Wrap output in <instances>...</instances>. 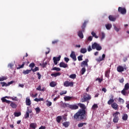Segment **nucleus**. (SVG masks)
Listing matches in <instances>:
<instances>
[{"instance_id":"obj_1","label":"nucleus","mask_w":129,"mask_h":129,"mask_svg":"<svg viewBox=\"0 0 129 129\" xmlns=\"http://www.w3.org/2000/svg\"><path fill=\"white\" fill-rule=\"evenodd\" d=\"M79 106L81 107L80 109L78 112H77L74 116V119L76 120H81V119H84V118H86V107L85 105L82 103H79Z\"/></svg>"},{"instance_id":"obj_2","label":"nucleus","mask_w":129,"mask_h":129,"mask_svg":"<svg viewBox=\"0 0 129 129\" xmlns=\"http://www.w3.org/2000/svg\"><path fill=\"white\" fill-rule=\"evenodd\" d=\"M6 98H8V97L6 96L5 97L2 98L1 100H2V102H6V103H8V104H10V103H11L10 104V106H11L12 108H17L18 105H17L16 103H14V102L8 100Z\"/></svg>"},{"instance_id":"obj_3","label":"nucleus","mask_w":129,"mask_h":129,"mask_svg":"<svg viewBox=\"0 0 129 129\" xmlns=\"http://www.w3.org/2000/svg\"><path fill=\"white\" fill-rule=\"evenodd\" d=\"M91 99V96L87 93H85L83 94V97L81 99V102H86V101H89Z\"/></svg>"},{"instance_id":"obj_4","label":"nucleus","mask_w":129,"mask_h":129,"mask_svg":"<svg viewBox=\"0 0 129 129\" xmlns=\"http://www.w3.org/2000/svg\"><path fill=\"white\" fill-rule=\"evenodd\" d=\"M113 119V121L115 123H117L118 122V120H119V116H120V113L119 112H115V113H113L112 114Z\"/></svg>"},{"instance_id":"obj_5","label":"nucleus","mask_w":129,"mask_h":129,"mask_svg":"<svg viewBox=\"0 0 129 129\" xmlns=\"http://www.w3.org/2000/svg\"><path fill=\"white\" fill-rule=\"evenodd\" d=\"M92 49L93 50L96 49L97 51H100L102 50V47L99 44L95 42L92 45Z\"/></svg>"},{"instance_id":"obj_6","label":"nucleus","mask_w":129,"mask_h":129,"mask_svg":"<svg viewBox=\"0 0 129 129\" xmlns=\"http://www.w3.org/2000/svg\"><path fill=\"white\" fill-rule=\"evenodd\" d=\"M129 89V84L127 83L126 84H125L124 89L121 91V94L122 95H126V94L127 92H126V90H128Z\"/></svg>"},{"instance_id":"obj_7","label":"nucleus","mask_w":129,"mask_h":129,"mask_svg":"<svg viewBox=\"0 0 129 129\" xmlns=\"http://www.w3.org/2000/svg\"><path fill=\"white\" fill-rule=\"evenodd\" d=\"M74 85V83L73 82H69V81H66L63 83V86L65 87H69V86L73 87Z\"/></svg>"},{"instance_id":"obj_8","label":"nucleus","mask_w":129,"mask_h":129,"mask_svg":"<svg viewBox=\"0 0 129 129\" xmlns=\"http://www.w3.org/2000/svg\"><path fill=\"white\" fill-rule=\"evenodd\" d=\"M118 11L120 14H121V15H125V14H126V9L124 8L118 7Z\"/></svg>"},{"instance_id":"obj_9","label":"nucleus","mask_w":129,"mask_h":129,"mask_svg":"<svg viewBox=\"0 0 129 129\" xmlns=\"http://www.w3.org/2000/svg\"><path fill=\"white\" fill-rule=\"evenodd\" d=\"M69 108L72 109L73 110H75V109H78V106L76 104L70 105L69 104L68 106Z\"/></svg>"},{"instance_id":"obj_10","label":"nucleus","mask_w":129,"mask_h":129,"mask_svg":"<svg viewBox=\"0 0 129 129\" xmlns=\"http://www.w3.org/2000/svg\"><path fill=\"white\" fill-rule=\"evenodd\" d=\"M61 56H59L57 57H53V60L54 65H57L58 64V61L60 60Z\"/></svg>"},{"instance_id":"obj_11","label":"nucleus","mask_w":129,"mask_h":129,"mask_svg":"<svg viewBox=\"0 0 129 129\" xmlns=\"http://www.w3.org/2000/svg\"><path fill=\"white\" fill-rule=\"evenodd\" d=\"M70 57L74 61H76V60H77V58H76V55L75 54V52L74 51H72Z\"/></svg>"},{"instance_id":"obj_12","label":"nucleus","mask_w":129,"mask_h":129,"mask_svg":"<svg viewBox=\"0 0 129 129\" xmlns=\"http://www.w3.org/2000/svg\"><path fill=\"white\" fill-rule=\"evenodd\" d=\"M111 106L112 107V108H113V109H115V110L118 109V105H117L116 103H113L111 105Z\"/></svg>"},{"instance_id":"obj_13","label":"nucleus","mask_w":129,"mask_h":129,"mask_svg":"<svg viewBox=\"0 0 129 129\" xmlns=\"http://www.w3.org/2000/svg\"><path fill=\"white\" fill-rule=\"evenodd\" d=\"M59 67L62 68H67V67H68V64L63 62H61L59 63Z\"/></svg>"},{"instance_id":"obj_14","label":"nucleus","mask_w":129,"mask_h":129,"mask_svg":"<svg viewBox=\"0 0 129 129\" xmlns=\"http://www.w3.org/2000/svg\"><path fill=\"white\" fill-rule=\"evenodd\" d=\"M26 105H28V106H30V105H31V104H32V102L31 101V99H30L29 97L26 98Z\"/></svg>"},{"instance_id":"obj_15","label":"nucleus","mask_w":129,"mask_h":129,"mask_svg":"<svg viewBox=\"0 0 129 129\" xmlns=\"http://www.w3.org/2000/svg\"><path fill=\"white\" fill-rule=\"evenodd\" d=\"M117 71L118 72H123V71H124V69L123 68V67L119 66L117 68Z\"/></svg>"},{"instance_id":"obj_16","label":"nucleus","mask_w":129,"mask_h":129,"mask_svg":"<svg viewBox=\"0 0 129 129\" xmlns=\"http://www.w3.org/2000/svg\"><path fill=\"white\" fill-rule=\"evenodd\" d=\"M113 102H114V100L113 99V96L112 95L111 99H110L108 101L107 103L109 105H111Z\"/></svg>"},{"instance_id":"obj_17","label":"nucleus","mask_w":129,"mask_h":129,"mask_svg":"<svg viewBox=\"0 0 129 129\" xmlns=\"http://www.w3.org/2000/svg\"><path fill=\"white\" fill-rule=\"evenodd\" d=\"M64 99L65 101H70V100L73 99V97L66 96L65 97H64Z\"/></svg>"},{"instance_id":"obj_18","label":"nucleus","mask_w":129,"mask_h":129,"mask_svg":"<svg viewBox=\"0 0 129 129\" xmlns=\"http://www.w3.org/2000/svg\"><path fill=\"white\" fill-rule=\"evenodd\" d=\"M108 18L109 21H111V22H115L116 20V18H115L112 15L109 16Z\"/></svg>"},{"instance_id":"obj_19","label":"nucleus","mask_w":129,"mask_h":129,"mask_svg":"<svg viewBox=\"0 0 129 129\" xmlns=\"http://www.w3.org/2000/svg\"><path fill=\"white\" fill-rule=\"evenodd\" d=\"M88 23V21H85L82 26V30L83 32H84V30H85V28H86V24Z\"/></svg>"},{"instance_id":"obj_20","label":"nucleus","mask_w":129,"mask_h":129,"mask_svg":"<svg viewBox=\"0 0 129 129\" xmlns=\"http://www.w3.org/2000/svg\"><path fill=\"white\" fill-rule=\"evenodd\" d=\"M29 126L30 127H31V128L36 129V127H37V123H30Z\"/></svg>"},{"instance_id":"obj_21","label":"nucleus","mask_w":129,"mask_h":129,"mask_svg":"<svg viewBox=\"0 0 129 129\" xmlns=\"http://www.w3.org/2000/svg\"><path fill=\"white\" fill-rule=\"evenodd\" d=\"M78 35L81 39H83L84 36H83V33L82 32V31H79L78 32Z\"/></svg>"},{"instance_id":"obj_22","label":"nucleus","mask_w":129,"mask_h":129,"mask_svg":"<svg viewBox=\"0 0 129 129\" xmlns=\"http://www.w3.org/2000/svg\"><path fill=\"white\" fill-rule=\"evenodd\" d=\"M70 124V122L69 121H66L62 123V125H63L64 127H68Z\"/></svg>"},{"instance_id":"obj_23","label":"nucleus","mask_w":129,"mask_h":129,"mask_svg":"<svg viewBox=\"0 0 129 129\" xmlns=\"http://www.w3.org/2000/svg\"><path fill=\"white\" fill-rule=\"evenodd\" d=\"M110 73V70H107L105 73V77L108 78L109 77V74Z\"/></svg>"},{"instance_id":"obj_24","label":"nucleus","mask_w":129,"mask_h":129,"mask_svg":"<svg viewBox=\"0 0 129 129\" xmlns=\"http://www.w3.org/2000/svg\"><path fill=\"white\" fill-rule=\"evenodd\" d=\"M61 75V73H56L51 74V76H52L53 77H57V76H60Z\"/></svg>"},{"instance_id":"obj_25","label":"nucleus","mask_w":129,"mask_h":129,"mask_svg":"<svg viewBox=\"0 0 129 129\" xmlns=\"http://www.w3.org/2000/svg\"><path fill=\"white\" fill-rule=\"evenodd\" d=\"M31 70H23V74L24 75H27V74H29L31 72Z\"/></svg>"},{"instance_id":"obj_26","label":"nucleus","mask_w":129,"mask_h":129,"mask_svg":"<svg viewBox=\"0 0 129 129\" xmlns=\"http://www.w3.org/2000/svg\"><path fill=\"white\" fill-rule=\"evenodd\" d=\"M56 120L58 123H60V122H61V120H62V116H58L56 118Z\"/></svg>"},{"instance_id":"obj_27","label":"nucleus","mask_w":129,"mask_h":129,"mask_svg":"<svg viewBox=\"0 0 129 129\" xmlns=\"http://www.w3.org/2000/svg\"><path fill=\"white\" fill-rule=\"evenodd\" d=\"M49 85L51 87H55V86L57 85V83H56V82L52 81L49 84Z\"/></svg>"},{"instance_id":"obj_28","label":"nucleus","mask_w":129,"mask_h":129,"mask_svg":"<svg viewBox=\"0 0 129 129\" xmlns=\"http://www.w3.org/2000/svg\"><path fill=\"white\" fill-rule=\"evenodd\" d=\"M88 61H89V60L88 59H87L86 60H84L82 61V65H84L85 66H87V65H88Z\"/></svg>"},{"instance_id":"obj_29","label":"nucleus","mask_w":129,"mask_h":129,"mask_svg":"<svg viewBox=\"0 0 129 129\" xmlns=\"http://www.w3.org/2000/svg\"><path fill=\"white\" fill-rule=\"evenodd\" d=\"M87 52V49L85 48H82L80 50V52L82 53V54H85Z\"/></svg>"},{"instance_id":"obj_30","label":"nucleus","mask_w":129,"mask_h":129,"mask_svg":"<svg viewBox=\"0 0 129 129\" xmlns=\"http://www.w3.org/2000/svg\"><path fill=\"white\" fill-rule=\"evenodd\" d=\"M105 27H106V29H107V30H110V29H111V27H112V26L111 25V24H108L105 25Z\"/></svg>"},{"instance_id":"obj_31","label":"nucleus","mask_w":129,"mask_h":129,"mask_svg":"<svg viewBox=\"0 0 129 129\" xmlns=\"http://www.w3.org/2000/svg\"><path fill=\"white\" fill-rule=\"evenodd\" d=\"M68 106H69V104H66L65 103H62L61 104V107H63L64 108H65V107H68Z\"/></svg>"},{"instance_id":"obj_32","label":"nucleus","mask_w":129,"mask_h":129,"mask_svg":"<svg viewBox=\"0 0 129 129\" xmlns=\"http://www.w3.org/2000/svg\"><path fill=\"white\" fill-rule=\"evenodd\" d=\"M127 117H128V116H127V114L125 113L123 114L122 119H123V120H127Z\"/></svg>"},{"instance_id":"obj_33","label":"nucleus","mask_w":129,"mask_h":129,"mask_svg":"<svg viewBox=\"0 0 129 129\" xmlns=\"http://www.w3.org/2000/svg\"><path fill=\"white\" fill-rule=\"evenodd\" d=\"M34 101H36V102H39V101H44V98H37L34 99Z\"/></svg>"},{"instance_id":"obj_34","label":"nucleus","mask_w":129,"mask_h":129,"mask_svg":"<svg viewBox=\"0 0 129 129\" xmlns=\"http://www.w3.org/2000/svg\"><path fill=\"white\" fill-rule=\"evenodd\" d=\"M51 70H53L54 71H57V72H59V71H61V69H60L59 68L54 67L51 69Z\"/></svg>"},{"instance_id":"obj_35","label":"nucleus","mask_w":129,"mask_h":129,"mask_svg":"<svg viewBox=\"0 0 129 129\" xmlns=\"http://www.w3.org/2000/svg\"><path fill=\"white\" fill-rule=\"evenodd\" d=\"M0 84L2 85V87L6 86V87H8V84L5 82H0Z\"/></svg>"},{"instance_id":"obj_36","label":"nucleus","mask_w":129,"mask_h":129,"mask_svg":"<svg viewBox=\"0 0 129 129\" xmlns=\"http://www.w3.org/2000/svg\"><path fill=\"white\" fill-rule=\"evenodd\" d=\"M8 79V77L2 76L0 77V81H4V80H7Z\"/></svg>"},{"instance_id":"obj_37","label":"nucleus","mask_w":129,"mask_h":129,"mask_svg":"<svg viewBox=\"0 0 129 129\" xmlns=\"http://www.w3.org/2000/svg\"><path fill=\"white\" fill-rule=\"evenodd\" d=\"M87 124V123L85 122V123H80L78 124V127H82L83 125Z\"/></svg>"},{"instance_id":"obj_38","label":"nucleus","mask_w":129,"mask_h":129,"mask_svg":"<svg viewBox=\"0 0 129 129\" xmlns=\"http://www.w3.org/2000/svg\"><path fill=\"white\" fill-rule=\"evenodd\" d=\"M21 113L20 112H15L14 113V116H16V117H18L21 116Z\"/></svg>"},{"instance_id":"obj_39","label":"nucleus","mask_w":129,"mask_h":129,"mask_svg":"<svg viewBox=\"0 0 129 129\" xmlns=\"http://www.w3.org/2000/svg\"><path fill=\"white\" fill-rule=\"evenodd\" d=\"M26 64V62H23L21 66H19V67L17 68V69H21V68H24V67L25 66V64Z\"/></svg>"},{"instance_id":"obj_40","label":"nucleus","mask_w":129,"mask_h":129,"mask_svg":"<svg viewBox=\"0 0 129 129\" xmlns=\"http://www.w3.org/2000/svg\"><path fill=\"white\" fill-rule=\"evenodd\" d=\"M40 66H41V67H43V68H45V67L47 65V62H43V63H39Z\"/></svg>"},{"instance_id":"obj_41","label":"nucleus","mask_w":129,"mask_h":129,"mask_svg":"<svg viewBox=\"0 0 129 129\" xmlns=\"http://www.w3.org/2000/svg\"><path fill=\"white\" fill-rule=\"evenodd\" d=\"M36 114H38L40 113V112L41 111V109L39 108V107H37L36 108H35Z\"/></svg>"},{"instance_id":"obj_42","label":"nucleus","mask_w":129,"mask_h":129,"mask_svg":"<svg viewBox=\"0 0 129 129\" xmlns=\"http://www.w3.org/2000/svg\"><path fill=\"white\" fill-rule=\"evenodd\" d=\"M86 72V69L85 68H83L81 70V74L82 75H83Z\"/></svg>"},{"instance_id":"obj_43","label":"nucleus","mask_w":129,"mask_h":129,"mask_svg":"<svg viewBox=\"0 0 129 129\" xmlns=\"http://www.w3.org/2000/svg\"><path fill=\"white\" fill-rule=\"evenodd\" d=\"M70 78L72 79H75L76 78V74H72L70 76Z\"/></svg>"},{"instance_id":"obj_44","label":"nucleus","mask_w":129,"mask_h":129,"mask_svg":"<svg viewBox=\"0 0 129 129\" xmlns=\"http://www.w3.org/2000/svg\"><path fill=\"white\" fill-rule=\"evenodd\" d=\"M31 71L33 72H36V71H39V67H35V68L34 69H31Z\"/></svg>"},{"instance_id":"obj_45","label":"nucleus","mask_w":129,"mask_h":129,"mask_svg":"<svg viewBox=\"0 0 129 129\" xmlns=\"http://www.w3.org/2000/svg\"><path fill=\"white\" fill-rule=\"evenodd\" d=\"M96 61L98 62H101V61H103V59L101 56H99V58L96 59Z\"/></svg>"},{"instance_id":"obj_46","label":"nucleus","mask_w":129,"mask_h":129,"mask_svg":"<svg viewBox=\"0 0 129 129\" xmlns=\"http://www.w3.org/2000/svg\"><path fill=\"white\" fill-rule=\"evenodd\" d=\"M105 38V34L104 32H101V40H103Z\"/></svg>"},{"instance_id":"obj_47","label":"nucleus","mask_w":129,"mask_h":129,"mask_svg":"<svg viewBox=\"0 0 129 129\" xmlns=\"http://www.w3.org/2000/svg\"><path fill=\"white\" fill-rule=\"evenodd\" d=\"M92 109H96V108H98V106L96 104H94L92 107Z\"/></svg>"},{"instance_id":"obj_48","label":"nucleus","mask_w":129,"mask_h":129,"mask_svg":"<svg viewBox=\"0 0 129 129\" xmlns=\"http://www.w3.org/2000/svg\"><path fill=\"white\" fill-rule=\"evenodd\" d=\"M118 101L120 102V103H124V100L121 98H119Z\"/></svg>"},{"instance_id":"obj_49","label":"nucleus","mask_w":129,"mask_h":129,"mask_svg":"<svg viewBox=\"0 0 129 129\" xmlns=\"http://www.w3.org/2000/svg\"><path fill=\"white\" fill-rule=\"evenodd\" d=\"M10 99H12V100H13L14 101H18V98L17 97H11Z\"/></svg>"},{"instance_id":"obj_50","label":"nucleus","mask_w":129,"mask_h":129,"mask_svg":"<svg viewBox=\"0 0 129 129\" xmlns=\"http://www.w3.org/2000/svg\"><path fill=\"white\" fill-rule=\"evenodd\" d=\"M29 67H30V68H31V69H33V68H34V67H35V63L33 62L29 64Z\"/></svg>"},{"instance_id":"obj_51","label":"nucleus","mask_w":129,"mask_h":129,"mask_svg":"<svg viewBox=\"0 0 129 129\" xmlns=\"http://www.w3.org/2000/svg\"><path fill=\"white\" fill-rule=\"evenodd\" d=\"M83 57V55H80L78 57V59L79 61H82V60H83V59L82 58V57Z\"/></svg>"},{"instance_id":"obj_52","label":"nucleus","mask_w":129,"mask_h":129,"mask_svg":"<svg viewBox=\"0 0 129 129\" xmlns=\"http://www.w3.org/2000/svg\"><path fill=\"white\" fill-rule=\"evenodd\" d=\"M114 29L116 32H118L119 31V28L116 27V26L113 25Z\"/></svg>"},{"instance_id":"obj_53","label":"nucleus","mask_w":129,"mask_h":129,"mask_svg":"<svg viewBox=\"0 0 129 129\" xmlns=\"http://www.w3.org/2000/svg\"><path fill=\"white\" fill-rule=\"evenodd\" d=\"M66 93H67V91H62L59 93V94L62 96L63 94H66Z\"/></svg>"},{"instance_id":"obj_54","label":"nucleus","mask_w":129,"mask_h":129,"mask_svg":"<svg viewBox=\"0 0 129 129\" xmlns=\"http://www.w3.org/2000/svg\"><path fill=\"white\" fill-rule=\"evenodd\" d=\"M102 79H100L99 78H98L96 79V81H98L99 83H101L102 82Z\"/></svg>"},{"instance_id":"obj_55","label":"nucleus","mask_w":129,"mask_h":129,"mask_svg":"<svg viewBox=\"0 0 129 129\" xmlns=\"http://www.w3.org/2000/svg\"><path fill=\"white\" fill-rule=\"evenodd\" d=\"M30 114L28 113V112H26V114L25 115V118H28V117H29Z\"/></svg>"},{"instance_id":"obj_56","label":"nucleus","mask_w":129,"mask_h":129,"mask_svg":"<svg viewBox=\"0 0 129 129\" xmlns=\"http://www.w3.org/2000/svg\"><path fill=\"white\" fill-rule=\"evenodd\" d=\"M37 75L38 76V79H41V78L42 77V75H41V74H40V73L38 72L37 73Z\"/></svg>"},{"instance_id":"obj_57","label":"nucleus","mask_w":129,"mask_h":129,"mask_svg":"<svg viewBox=\"0 0 129 129\" xmlns=\"http://www.w3.org/2000/svg\"><path fill=\"white\" fill-rule=\"evenodd\" d=\"M8 67H10V68H11L12 69V68H13V67H14V64L13 63H9L8 64Z\"/></svg>"},{"instance_id":"obj_58","label":"nucleus","mask_w":129,"mask_h":129,"mask_svg":"<svg viewBox=\"0 0 129 129\" xmlns=\"http://www.w3.org/2000/svg\"><path fill=\"white\" fill-rule=\"evenodd\" d=\"M13 83H14V81H12L8 83L7 86H10V85H11V84H13Z\"/></svg>"},{"instance_id":"obj_59","label":"nucleus","mask_w":129,"mask_h":129,"mask_svg":"<svg viewBox=\"0 0 129 129\" xmlns=\"http://www.w3.org/2000/svg\"><path fill=\"white\" fill-rule=\"evenodd\" d=\"M69 58L68 57H64V61H66V62L67 63H68V62H69Z\"/></svg>"},{"instance_id":"obj_60","label":"nucleus","mask_w":129,"mask_h":129,"mask_svg":"<svg viewBox=\"0 0 129 129\" xmlns=\"http://www.w3.org/2000/svg\"><path fill=\"white\" fill-rule=\"evenodd\" d=\"M47 105L48 106H51V105H52V102H50V101H48L47 103Z\"/></svg>"},{"instance_id":"obj_61","label":"nucleus","mask_w":129,"mask_h":129,"mask_svg":"<svg viewBox=\"0 0 129 129\" xmlns=\"http://www.w3.org/2000/svg\"><path fill=\"white\" fill-rule=\"evenodd\" d=\"M41 85L38 86V87L36 88V90H38V91H41Z\"/></svg>"},{"instance_id":"obj_62","label":"nucleus","mask_w":129,"mask_h":129,"mask_svg":"<svg viewBox=\"0 0 129 129\" xmlns=\"http://www.w3.org/2000/svg\"><path fill=\"white\" fill-rule=\"evenodd\" d=\"M92 36H89L88 38V41H92Z\"/></svg>"},{"instance_id":"obj_63","label":"nucleus","mask_w":129,"mask_h":129,"mask_svg":"<svg viewBox=\"0 0 129 129\" xmlns=\"http://www.w3.org/2000/svg\"><path fill=\"white\" fill-rule=\"evenodd\" d=\"M58 43V40H54L52 42V44H55Z\"/></svg>"},{"instance_id":"obj_64","label":"nucleus","mask_w":129,"mask_h":129,"mask_svg":"<svg viewBox=\"0 0 129 129\" xmlns=\"http://www.w3.org/2000/svg\"><path fill=\"white\" fill-rule=\"evenodd\" d=\"M39 129H46V127L45 126H41Z\"/></svg>"}]
</instances>
